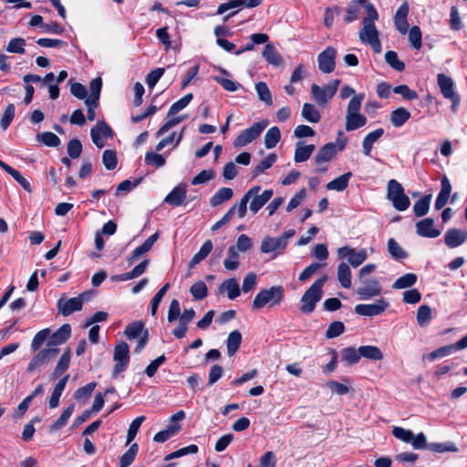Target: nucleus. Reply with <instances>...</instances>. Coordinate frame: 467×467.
<instances>
[{"label": "nucleus", "instance_id": "obj_14", "mask_svg": "<svg viewBox=\"0 0 467 467\" xmlns=\"http://www.w3.org/2000/svg\"><path fill=\"white\" fill-rule=\"evenodd\" d=\"M86 299L87 296L85 293L69 299L60 298L57 301V308L64 317H67L73 312L80 310Z\"/></svg>", "mask_w": 467, "mask_h": 467}, {"label": "nucleus", "instance_id": "obj_34", "mask_svg": "<svg viewBox=\"0 0 467 467\" xmlns=\"http://www.w3.org/2000/svg\"><path fill=\"white\" fill-rule=\"evenodd\" d=\"M410 118V113L403 107L398 108L390 114V122L395 128L403 126Z\"/></svg>", "mask_w": 467, "mask_h": 467}, {"label": "nucleus", "instance_id": "obj_61", "mask_svg": "<svg viewBox=\"0 0 467 467\" xmlns=\"http://www.w3.org/2000/svg\"><path fill=\"white\" fill-rule=\"evenodd\" d=\"M144 328L141 321H135L129 324L125 329V335L129 339H134L140 336Z\"/></svg>", "mask_w": 467, "mask_h": 467}, {"label": "nucleus", "instance_id": "obj_2", "mask_svg": "<svg viewBox=\"0 0 467 467\" xmlns=\"http://www.w3.org/2000/svg\"><path fill=\"white\" fill-rule=\"evenodd\" d=\"M260 186H254L248 190L242 197L237 205V214L239 218H244L247 211V203L250 202V211L256 213L273 196V190H265L261 194L259 192Z\"/></svg>", "mask_w": 467, "mask_h": 467}, {"label": "nucleus", "instance_id": "obj_7", "mask_svg": "<svg viewBox=\"0 0 467 467\" xmlns=\"http://www.w3.org/2000/svg\"><path fill=\"white\" fill-rule=\"evenodd\" d=\"M387 199L391 202L396 210L401 212L407 210L410 204V201L405 194L402 185L394 179L389 180L388 182Z\"/></svg>", "mask_w": 467, "mask_h": 467}, {"label": "nucleus", "instance_id": "obj_11", "mask_svg": "<svg viewBox=\"0 0 467 467\" xmlns=\"http://www.w3.org/2000/svg\"><path fill=\"white\" fill-rule=\"evenodd\" d=\"M113 360L115 365L113 368V375L118 376L126 370L130 362V348L126 342H119L114 348Z\"/></svg>", "mask_w": 467, "mask_h": 467}, {"label": "nucleus", "instance_id": "obj_59", "mask_svg": "<svg viewBox=\"0 0 467 467\" xmlns=\"http://www.w3.org/2000/svg\"><path fill=\"white\" fill-rule=\"evenodd\" d=\"M255 90L257 92L258 98L261 101L265 102L266 105H272V94L265 82H259L255 85Z\"/></svg>", "mask_w": 467, "mask_h": 467}, {"label": "nucleus", "instance_id": "obj_9", "mask_svg": "<svg viewBox=\"0 0 467 467\" xmlns=\"http://www.w3.org/2000/svg\"><path fill=\"white\" fill-rule=\"evenodd\" d=\"M268 121L262 120L254 123L250 128L244 130L234 140L235 148L244 147L256 140L263 130L267 127Z\"/></svg>", "mask_w": 467, "mask_h": 467}, {"label": "nucleus", "instance_id": "obj_3", "mask_svg": "<svg viewBox=\"0 0 467 467\" xmlns=\"http://www.w3.org/2000/svg\"><path fill=\"white\" fill-rule=\"evenodd\" d=\"M365 99L364 93H358L351 98L347 107L346 124L347 131L356 130L367 123V118L360 114L362 101Z\"/></svg>", "mask_w": 467, "mask_h": 467}, {"label": "nucleus", "instance_id": "obj_63", "mask_svg": "<svg viewBox=\"0 0 467 467\" xmlns=\"http://www.w3.org/2000/svg\"><path fill=\"white\" fill-rule=\"evenodd\" d=\"M26 40L22 37L12 38L6 46V51L15 54H24Z\"/></svg>", "mask_w": 467, "mask_h": 467}, {"label": "nucleus", "instance_id": "obj_1", "mask_svg": "<svg viewBox=\"0 0 467 467\" xmlns=\"http://www.w3.org/2000/svg\"><path fill=\"white\" fill-rule=\"evenodd\" d=\"M358 2L367 14L362 19V27L358 32V38L362 44L371 47L375 53H380L379 32L375 26V22L379 19L378 11L368 0H358Z\"/></svg>", "mask_w": 467, "mask_h": 467}, {"label": "nucleus", "instance_id": "obj_16", "mask_svg": "<svg viewBox=\"0 0 467 467\" xmlns=\"http://www.w3.org/2000/svg\"><path fill=\"white\" fill-rule=\"evenodd\" d=\"M90 135L93 143L101 149L105 145L104 140L112 137V130L104 120H101L91 129Z\"/></svg>", "mask_w": 467, "mask_h": 467}, {"label": "nucleus", "instance_id": "obj_33", "mask_svg": "<svg viewBox=\"0 0 467 467\" xmlns=\"http://www.w3.org/2000/svg\"><path fill=\"white\" fill-rule=\"evenodd\" d=\"M220 292L225 291L229 299L234 300L240 296V286L235 278H229L219 287Z\"/></svg>", "mask_w": 467, "mask_h": 467}, {"label": "nucleus", "instance_id": "obj_62", "mask_svg": "<svg viewBox=\"0 0 467 467\" xmlns=\"http://www.w3.org/2000/svg\"><path fill=\"white\" fill-rule=\"evenodd\" d=\"M192 93H188L186 95H184L182 99H180L178 101L174 102L170 109H169V115H174L178 112H180L181 110H182L184 108H186L189 103L192 100Z\"/></svg>", "mask_w": 467, "mask_h": 467}, {"label": "nucleus", "instance_id": "obj_51", "mask_svg": "<svg viewBox=\"0 0 467 467\" xmlns=\"http://www.w3.org/2000/svg\"><path fill=\"white\" fill-rule=\"evenodd\" d=\"M431 195H425L417 201L413 206L414 214L417 217L424 216L430 210Z\"/></svg>", "mask_w": 467, "mask_h": 467}, {"label": "nucleus", "instance_id": "obj_28", "mask_svg": "<svg viewBox=\"0 0 467 467\" xmlns=\"http://www.w3.org/2000/svg\"><path fill=\"white\" fill-rule=\"evenodd\" d=\"M441 191L437 196V199L435 201V209L441 210L442 209L446 203L448 202L451 192V185L447 178V176H443L441 182Z\"/></svg>", "mask_w": 467, "mask_h": 467}, {"label": "nucleus", "instance_id": "obj_38", "mask_svg": "<svg viewBox=\"0 0 467 467\" xmlns=\"http://www.w3.org/2000/svg\"><path fill=\"white\" fill-rule=\"evenodd\" d=\"M233 190L231 188H220L211 198L210 204L212 207H216L223 202L230 200L233 197Z\"/></svg>", "mask_w": 467, "mask_h": 467}, {"label": "nucleus", "instance_id": "obj_47", "mask_svg": "<svg viewBox=\"0 0 467 467\" xmlns=\"http://www.w3.org/2000/svg\"><path fill=\"white\" fill-rule=\"evenodd\" d=\"M341 358H342V360L348 365H352V364L358 363L361 358V355L359 353V348H355L349 347V348H343L341 350Z\"/></svg>", "mask_w": 467, "mask_h": 467}, {"label": "nucleus", "instance_id": "obj_6", "mask_svg": "<svg viewBox=\"0 0 467 467\" xmlns=\"http://www.w3.org/2000/svg\"><path fill=\"white\" fill-rule=\"evenodd\" d=\"M296 234L293 229L287 230L278 237L265 236L260 246V251L263 254L275 253V255L282 254L288 244V240L292 238Z\"/></svg>", "mask_w": 467, "mask_h": 467}, {"label": "nucleus", "instance_id": "obj_42", "mask_svg": "<svg viewBox=\"0 0 467 467\" xmlns=\"http://www.w3.org/2000/svg\"><path fill=\"white\" fill-rule=\"evenodd\" d=\"M75 410V406L72 404L66 408L60 417L49 426L50 431H55L62 429L67 423L68 419L71 417Z\"/></svg>", "mask_w": 467, "mask_h": 467}, {"label": "nucleus", "instance_id": "obj_32", "mask_svg": "<svg viewBox=\"0 0 467 467\" xmlns=\"http://www.w3.org/2000/svg\"><path fill=\"white\" fill-rule=\"evenodd\" d=\"M264 58L272 66L279 67L283 64V58L272 44H266L262 53Z\"/></svg>", "mask_w": 467, "mask_h": 467}, {"label": "nucleus", "instance_id": "obj_13", "mask_svg": "<svg viewBox=\"0 0 467 467\" xmlns=\"http://www.w3.org/2000/svg\"><path fill=\"white\" fill-rule=\"evenodd\" d=\"M337 253L339 257L347 258L349 265L353 267L361 265L368 258L366 249L356 251L350 246H343L338 248Z\"/></svg>", "mask_w": 467, "mask_h": 467}, {"label": "nucleus", "instance_id": "obj_44", "mask_svg": "<svg viewBox=\"0 0 467 467\" xmlns=\"http://www.w3.org/2000/svg\"><path fill=\"white\" fill-rule=\"evenodd\" d=\"M359 353L361 357L371 360L378 361L383 358L381 350L376 346H361L359 347Z\"/></svg>", "mask_w": 467, "mask_h": 467}, {"label": "nucleus", "instance_id": "obj_18", "mask_svg": "<svg viewBox=\"0 0 467 467\" xmlns=\"http://www.w3.org/2000/svg\"><path fill=\"white\" fill-rule=\"evenodd\" d=\"M416 232L420 236L436 238L441 231L434 228V221L431 218H425L416 223Z\"/></svg>", "mask_w": 467, "mask_h": 467}, {"label": "nucleus", "instance_id": "obj_64", "mask_svg": "<svg viewBox=\"0 0 467 467\" xmlns=\"http://www.w3.org/2000/svg\"><path fill=\"white\" fill-rule=\"evenodd\" d=\"M137 452H138V445L136 443H134L121 456L120 462H119V467H128V466H130L133 462V461L135 460Z\"/></svg>", "mask_w": 467, "mask_h": 467}, {"label": "nucleus", "instance_id": "obj_40", "mask_svg": "<svg viewBox=\"0 0 467 467\" xmlns=\"http://www.w3.org/2000/svg\"><path fill=\"white\" fill-rule=\"evenodd\" d=\"M418 280L415 274L408 273L399 277L392 285L393 289H405L413 286Z\"/></svg>", "mask_w": 467, "mask_h": 467}, {"label": "nucleus", "instance_id": "obj_27", "mask_svg": "<svg viewBox=\"0 0 467 467\" xmlns=\"http://www.w3.org/2000/svg\"><path fill=\"white\" fill-rule=\"evenodd\" d=\"M187 189L185 184L177 185L164 199L171 206H180L185 200Z\"/></svg>", "mask_w": 467, "mask_h": 467}, {"label": "nucleus", "instance_id": "obj_52", "mask_svg": "<svg viewBox=\"0 0 467 467\" xmlns=\"http://www.w3.org/2000/svg\"><path fill=\"white\" fill-rule=\"evenodd\" d=\"M428 449L435 452H457V445L452 441L432 442L428 445Z\"/></svg>", "mask_w": 467, "mask_h": 467}, {"label": "nucleus", "instance_id": "obj_17", "mask_svg": "<svg viewBox=\"0 0 467 467\" xmlns=\"http://www.w3.org/2000/svg\"><path fill=\"white\" fill-rule=\"evenodd\" d=\"M336 49L327 47L317 56L318 67L323 73H331L335 69Z\"/></svg>", "mask_w": 467, "mask_h": 467}, {"label": "nucleus", "instance_id": "obj_22", "mask_svg": "<svg viewBox=\"0 0 467 467\" xmlns=\"http://www.w3.org/2000/svg\"><path fill=\"white\" fill-rule=\"evenodd\" d=\"M467 239V232L456 228L449 229L444 235V242L450 248L462 244Z\"/></svg>", "mask_w": 467, "mask_h": 467}, {"label": "nucleus", "instance_id": "obj_36", "mask_svg": "<svg viewBox=\"0 0 467 467\" xmlns=\"http://www.w3.org/2000/svg\"><path fill=\"white\" fill-rule=\"evenodd\" d=\"M213 247V245L211 240L205 241L200 250L191 259L189 266L192 268L204 260L212 252Z\"/></svg>", "mask_w": 467, "mask_h": 467}, {"label": "nucleus", "instance_id": "obj_12", "mask_svg": "<svg viewBox=\"0 0 467 467\" xmlns=\"http://www.w3.org/2000/svg\"><path fill=\"white\" fill-rule=\"evenodd\" d=\"M389 306L387 299L381 297L372 304H358L355 306L354 311L357 315L363 317H375L381 315Z\"/></svg>", "mask_w": 467, "mask_h": 467}, {"label": "nucleus", "instance_id": "obj_37", "mask_svg": "<svg viewBox=\"0 0 467 467\" xmlns=\"http://www.w3.org/2000/svg\"><path fill=\"white\" fill-rule=\"evenodd\" d=\"M242 342V335L238 330L232 331L226 340L227 354L233 357L240 348Z\"/></svg>", "mask_w": 467, "mask_h": 467}, {"label": "nucleus", "instance_id": "obj_35", "mask_svg": "<svg viewBox=\"0 0 467 467\" xmlns=\"http://www.w3.org/2000/svg\"><path fill=\"white\" fill-rule=\"evenodd\" d=\"M351 270L348 264L340 263L337 266V279L340 283V285L344 288H349L351 286L352 281Z\"/></svg>", "mask_w": 467, "mask_h": 467}, {"label": "nucleus", "instance_id": "obj_48", "mask_svg": "<svg viewBox=\"0 0 467 467\" xmlns=\"http://www.w3.org/2000/svg\"><path fill=\"white\" fill-rule=\"evenodd\" d=\"M277 156L275 153H270L265 159L261 161L259 164H257L252 173L253 177L255 178L262 174L265 170L271 168L273 164L276 161Z\"/></svg>", "mask_w": 467, "mask_h": 467}, {"label": "nucleus", "instance_id": "obj_4", "mask_svg": "<svg viewBox=\"0 0 467 467\" xmlns=\"http://www.w3.org/2000/svg\"><path fill=\"white\" fill-rule=\"evenodd\" d=\"M326 275L317 279L312 285L305 291L300 300V311L304 314H310L316 308L317 304L323 296V286L327 282Z\"/></svg>", "mask_w": 467, "mask_h": 467}, {"label": "nucleus", "instance_id": "obj_45", "mask_svg": "<svg viewBox=\"0 0 467 467\" xmlns=\"http://www.w3.org/2000/svg\"><path fill=\"white\" fill-rule=\"evenodd\" d=\"M70 357H71L70 349L67 348L60 357V358L54 369V372L52 374L53 378L59 377L68 368L69 363H70Z\"/></svg>", "mask_w": 467, "mask_h": 467}, {"label": "nucleus", "instance_id": "obj_46", "mask_svg": "<svg viewBox=\"0 0 467 467\" xmlns=\"http://www.w3.org/2000/svg\"><path fill=\"white\" fill-rule=\"evenodd\" d=\"M90 88V96L88 97L85 100V104H94L99 101L101 88H102V80L100 78H96L92 79L89 85Z\"/></svg>", "mask_w": 467, "mask_h": 467}, {"label": "nucleus", "instance_id": "obj_60", "mask_svg": "<svg viewBox=\"0 0 467 467\" xmlns=\"http://www.w3.org/2000/svg\"><path fill=\"white\" fill-rule=\"evenodd\" d=\"M359 5H361L358 0H353L349 3L348 6L346 9V15L344 17V21L346 23H351L358 19L359 15Z\"/></svg>", "mask_w": 467, "mask_h": 467}, {"label": "nucleus", "instance_id": "obj_23", "mask_svg": "<svg viewBox=\"0 0 467 467\" xmlns=\"http://www.w3.org/2000/svg\"><path fill=\"white\" fill-rule=\"evenodd\" d=\"M262 3V0H230L226 3L221 4L218 6L217 14L222 15L233 8L246 6L249 8L256 7Z\"/></svg>", "mask_w": 467, "mask_h": 467}, {"label": "nucleus", "instance_id": "obj_29", "mask_svg": "<svg viewBox=\"0 0 467 467\" xmlns=\"http://www.w3.org/2000/svg\"><path fill=\"white\" fill-rule=\"evenodd\" d=\"M315 150V145H306L304 141L296 144L294 160L296 162L306 161Z\"/></svg>", "mask_w": 467, "mask_h": 467}, {"label": "nucleus", "instance_id": "obj_31", "mask_svg": "<svg viewBox=\"0 0 467 467\" xmlns=\"http://www.w3.org/2000/svg\"><path fill=\"white\" fill-rule=\"evenodd\" d=\"M0 167L5 171L9 175H11L14 180H16L21 187L26 191L27 192H32V187L28 180H26L18 171L15 170L5 162L0 161Z\"/></svg>", "mask_w": 467, "mask_h": 467}, {"label": "nucleus", "instance_id": "obj_5", "mask_svg": "<svg viewBox=\"0 0 467 467\" xmlns=\"http://www.w3.org/2000/svg\"><path fill=\"white\" fill-rule=\"evenodd\" d=\"M284 288L282 285H274L268 289H261L255 296L252 307L258 310L265 306H277L284 299Z\"/></svg>", "mask_w": 467, "mask_h": 467}, {"label": "nucleus", "instance_id": "obj_10", "mask_svg": "<svg viewBox=\"0 0 467 467\" xmlns=\"http://www.w3.org/2000/svg\"><path fill=\"white\" fill-rule=\"evenodd\" d=\"M57 352L58 349L54 348H45L39 350L29 361L26 372L29 374L39 372L41 368L54 358Z\"/></svg>", "mask_w": 467, "mask_h": 467}, {"label": "nucleus", "instance_id": "obj_25", "mask_svg": "<svg viewBox=\"0 0 467 467\" xmlns=\"http://www.w3.org/2000/svg\"><path fill=\"white\" fill-rule=\"evenodd\" d=\"M71 327L68 324L61 326L47 340L46 348H54L63 344L70 336Z\"/></svg>", "mask_w": 467, "mask_h": 467}, {"label": "nucleus", "instance_id": "obj_15", "mask_svg": "<svg viewBox=\"0 0 467 467\" xmlns=\"http://www.w3.org/2000/svg\"><path fill=\"white\" fill-rule=\"evenodd\" d=\"M381 285L379 282L375 279H367L362 281L359 287L357 288L356 293L359 296L361 300H368L372 297L378 296L381 294Z\"/></svg>", "mask_w": 467, "mask_h": 467}, {"label": "nucleus", "instance_id": "obj_55", "mask_svg": "<svg viewBox=\"0 0 467 467\" xmlns=\"http://www.w3.org/2000/svg\"><path fill=\"white\" fill-rule=\"evenodd\" d=\"M417 323L420 327L428 325L431 320V309L428 305H422L417 311Z\"/></svg>", "mask_w": 467, "mask_h": 467}, {"label": "nucleus", "instance_id": "obj_19", "mask_svg": "<svg viewBox=\"0 0 467 467\" xmlns=\"http://www.w3.org/2000/svg\"><path fill=\"white\" fill-rule=\"evenodd\" d=\"M409 14V5L407 2H404L396 11L394 16V24L396 29L401 34L405 35L409 30V23L407 20V16Z\"/></svg>", "mask_w": 467, "mask_h": 467}, {"label": "nucleus", "instance_id": "obj_53", "mask_svg": "<svg viewBox=\"0 0 467 467\" xmlns=\"http://www.w3.org/2000/svg\"><path fill=\"white\" fill-rule=\"evenodd\" d=\"M36 140L48 147H57L60 144V139L53 132L46 131L38 133Z\"/></svg>", "mask_w": 467, "mask_h": 467}, {"label": "nucleus", "instance_id": "obj_8", "mask_svg": "<svg viewBox=\"0 0 467 467\" xmlns=\"http://www.w3.org/2000/svg\"><path fill=\"white\" fill-rule=\"evenodd\" d=\"M339 84V79H334L323 87H320L317 84H312V99L318 106H325L335 96L336 92L337 91Z\"/></svg>", "mask_w": 467, "mask_h": 467}, {"label": "nucleus", "instance_id": "obj_57", "mask_svg": "<svg viewBox=\"0 0 467 467\" xmlns=\"http://www.w3.org/2000/svg\"><path fill=\"white\" fill-rule=\"evenodd\" d=\"M49 334L50 330L48 328H45L37 332L31 342V350L34 352L37 351L42 345L48 340Z\"/></svg>", "mask_w": 467, "mask_h": 467}, {"label": "nucleus", "instance_id": "obj_43", "mask_svg": "<svg viewBox=\"0 0 467 467\" xmlns=\"http://www.w3.org/2000/svg\"><path fill=\"white\" fill-rule=\"evenodd\" d=\"M302 117L311 123H317L321 115L313 104L305 103L302 108Z\"/></svg>", "mask_w": 467, "mask_h": 467}, {"label": "nucleus", "instance_id": "obj_49", "mask_svg": "<svg viewBox=\"0 0 467 467\" xmlns=\"http://www.w3.org/2000/svg\"><path fill=\"white\" fill-rule=\"evenodd\" d=\"M181 429V424L169 425L165 430H162L154 435V441L164 442L175 435Z\"/></svg>", "mask_w": 467, "mask_h": 467}, {"label": "nucleus", "instance_id": "obj_30", "mask_svg": "<svg viewBox=\"0 0 467 467\" xmlns=\"http://www.w3.org/2000/svg\"><path fill=\"white\" fill-rule=\"evenodd\" d=\"M384 134V130L379 128L367 134L362 142L363 153L370 156L374 143H376Z\"/></svg>", "mask_w": 467, "mask_h": 467}, {"label": "nucleus", "instance_id": "obj_58", "mask_svg": "<svg viewBox=\"0 0 467 467\" xmlns=\"http://www.w3.org/2000/svg\"><path fill=\"white\" fill-rule=\"evenodd\" d=\"M190 293L195 300H202L208 294L207 285L203 281H198L191 286Z\"/></svg>", "mask_w": 467, "mask_h": 467}, {"label": "nucleus", "instance_id": "obj_24", "mask_svg": "<svg viewBox=\"0 0 467 467\" xmlns=\"http://www.w3.org/2000/svg\"><path fill=\"white\" fill-rule=\"evenodd\" d=\"M437 83L441 89L442 96L445 99H449L459 95L454 88V82L452 78L445 74H439L437 76Z\"/></svg>", "mask_w": 467, "mask_h": 467}, {"label": "nucleus", "instance_id": "obj_56", "mask_svg": "<svg viewBox=\"0 0 467 467\" xmlns=\"http://www.w3.org/2000/svg\"><path fill=\"white\" fill-rule=\"evenodd\" d=\"M385 60L396 71L401 72L405 69V64L399 59L395 51H387L385 53Z\"/></svg>", "mask_w": 467, "mask_h": 467}, {"label": "nucleus", "instance_id": "obj_54", "mask_svg": "<svg viewBox=\"0 0 467 467\" xmlns=\"http://www.w3.org/2000/svg\"><path fill=\"white\" fill-rule=\"evenodd\" d=\"M388 252L391 257L396 260L407 257V253L401 248V246L394 238H389L388 240Z\"/></svg>", "mask_w": 467, "mask_h": 467}, {"label": "nucleus", "instance_id": "obj_26", "mask_svg": "<svg viewBox=\"0 0 467 467\" xmlns=\"http://www.w3.org/2000/svg\"><path fill=\"white\" fill-rule=\"evenodd\" d=\"M337 154V146L333 142H328L322 146L314 158L317 165L330 161Z\"/></svg>", "mask_w": 467, "mask_h": 467}, {"label": "nucleus", "instance_id": "obj_41", "mask_svg": "<svg viewBox=\"0 0 467 467\" xmlns=\"http://www.w3.org/2000/svg\"><path fill=\"white\" fill-rule=\"evenodd\" d=\"M239 253L236 248L230 246L227 251V257L223 261V266L226 270L234 271L239 267Z\"/></svg>", "mask_w": 467, "mask_h": 467}, {"label": "nucleus", "instance_id": "obj_21", "mask_svg": "<svg viewBox=\"0 0 467 467\" xmlns=\"http://www.w3.org/2000/svg\"><path fill=\"white\" fill-rule=\"evenodd\" d=\"M158 233L153 234L148 239H146L144 243L141 245L135 248L132 251L131 254L127 258L128 264L131 265L140 256L149 252L152 248L153 244L158 241Z\"/></svg>", "mask_w": 467, "mask_h": 467}, {"label": "nucleus", "instance_id": "obj_39", "mask_svg": "<svg viewBox=\"0 0 467 467\" xmlns=\"http://www.w3.org/2000/svg\"><path fill=\"white\" fill-rule=\"evenodd\" d=\"M351 172H346L343 175L334 179L327 184V189L331 191L342 192L348 185L351 178Z\"/></svg>", "mask_w": 467, "mask_h": 467}, {"label": "nucleus", "instance_id": "obj_50", "mask_svg": "<svg viewBox=\"0 0 467 467\" xmlns=\"http://www.w3.org/2000/svg\"><path fill=\"white\" fill-rule=\"evenodd\" d=\"M281 139L280 130L277 127L270 128L265 135V146L266 149H273Z\"/></svg>", "mask_w": 467, "mask_h": 467}, {"label": "nucleus", "instance_id": "obj_20", "mask_svg": "<svg viewBox=\"0 0 467 467\" xmlns=\"http://www.w3.org/2000/svg\"><path fill=\"white\" fill-rule=\"evenodd\" d=\"M158 233L153 234L148 239H146L144 243L141 245L135 248L132 251L131 254L127 258L128 264L131 265L140 256L149 252L152 248L153 244L158 241Z\"/></svg>", "mask_w": 467, "mask_h": 467}]
</instances>
